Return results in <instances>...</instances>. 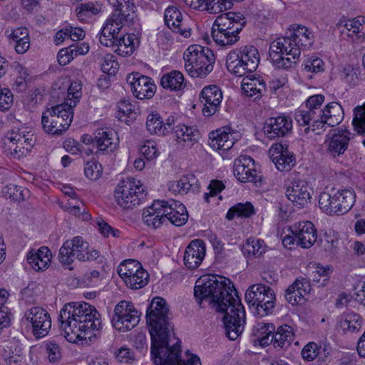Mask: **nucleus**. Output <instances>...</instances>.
Segmentation results:
<instances>
[{"label": "nucleus", "mask_w": 365, "mask_h": 365, "mask_svg": "<svg viewBox=\"0 0 365 365\" xmlns=\"http://www.w3.org/2000/svg\"><path fill=\"white\" fill-rule=\"evenodd\" d=\"M118 273L126 286L133 289L144 287L149 280V274L137 260L128 259L122 262L118 267Z\"/></svg>", "instance_id": "9d476101"}, {"label": "nucleus", "mask_w": 365, "mask_h": 365, "mask_svg": "<svg viewBox=\"0 0 365 365\" xmlns=\"http://www.w3.org/2000/svg\"><path fill=\"white\" fill-rule=\"evenodd\" d=\"M112 21L113 19H108L102 28L100 43L107 47H116L115 52L121 56H130L140 44L141 34L129 31L125 35H119L120 26L116 24L113 28Z\"/></svg>", "instance_id": "39448f33"}, {"label": "nucleus", "mask_w": 365, "mask_h": 365, "mask_svg": "<svg viewBox=\"0 0 365 365\" xmlns=\"http://www.w3.org/2000/svg\"><path fill=\"white\" fill-rule=\"evenodd\" d=\"M275 331V327L273 324L266 322H258L253 329V334L257 337V340L262 346H267L272 344V336Z\"/></svg>", "instance_id": "a19ab883"}, {"label": "nucleus", "mask_w": 365, "mask_h": 365, "mask_svg": "<svg viewBox=\"0 0 365 365\" xmlns=\"http://www.w3.org/2000/svg\"><path fill=\"white\" fill-rule=\"evenodd\" d=\"M230 127H223L210 133V145L215 150H229L235 144Z\"/></svg>", "instance_id": "c756f323"}, {"label": "nucleus", "mask_w": 365, "mask_h": 365, "mask_svg": "<svg viewBox=\"0 0 365 365\" xmlns=\"http://www.w3.org/2000/svg\"><path fill=\"white\" fill-rule=\"evenodd\" d=\"M339 215L346 213L354 205L355 193L352 190L345 189L335 193Z\"/></svg>", "instance_id": "37998d69"}, {"label": "nucleus", "mask_w": 365, "mask_h": 365, "mask_svg": "<svg viewBox=\"0 0 365 365\" xmlns=\"http://www.w3.org/2000/svg\"><path fill=\"white\" fill-rule=\"evenodd\" d=\"M101 71L104 73L115 74L118 69V63L112 54H106L101 64Z\"/></svg>", "instance_id": "bf43d9fd"}, {"label": "nucleus", "mask_w": 365, "mask_h": 365, "mask_svg": "<svg viewBox=\"0 0 365 365\" xmlns=\"http://www.w3.org/2000/svg\"><path fill=\"white\" fill-rule=\"evenodd\" d=\"M101 10V5L99 4H93V2H88L86 4H81L77 6L76 12L79 18L84 16L89 17L92 15L97 14Z\"/></svg>", "instance_id": "4d7b16f0"}, {"label": "nucleus", "mask_w": 365, "mask_h": 365, "mask_svg": "<svg viewBox=\"0 0 365 365\" xmlns=\"http://www.w3.org/2000/svg\"><path fill=\"white\" fill-rule=\"evenodd\" d=\"M198 188V180L193 174L183 175L179 180L172 182L169 186L170 191L180 195L186 194L189 191L195 192Z\"/></svg>", "instance_id": "e433bc0d"}, {"label": "nucleus", "mask_w": 365, "mask_h": 365, "mask_svg": "<svg viewBox=\"0 0 365 365\" xmlns=\"http://www.w3.org/2000/svg\"><path fill=\"white\" fill-rule=\"evenodd\" d=\"M99 317L96 308L86 302L67 303L58 316L61 331L68 341L76 342L86 338L87 332L100 328Z\"/></svg>", "instance_id": "7ed1b4c3"}, {"label": "nucleus", "mask_w": 365, "mask_h": 365, "mask_svg": "<svg viewBox=\"0 0 365 365\" xmlns=\"http://www.w3.org/2000/svg\"><path fill=\"white\" fill-rule=\"evenodd\" d=\"M354 115L352 125L354 130L359 134L365 135V104L355 108ZM363 143L365 145V140Z\"/></svg>", "instance_id": "864d4df0"}, {"label": "nucleus", "mask_w": 365, "mask_h": 365, "mask_svg": "<svg viewBox=\"0 0 365 365\" xmlns=\"http://www.w3.org/2000/svg\"><path fill=\"white\" fill-rule=\"evenodd\" d=\"M321 349L316 343L309 342L302 349L301 354L304 360L311 361L320 354Z\"/></svg>", "instance_id": "680f3d73"}, {"label": "nucleus", "mask_w": 365, "mask_h": 365, "mask_svg": "<svg viewBox=\"0 0 365 365\" xmlns=\"http://www.w3.org/2000/svg\"><path fill=\"white\" fill-rule=\"evenodd\" d=\"M116 133L108 128L97 129L94 133L95 145L98 148L96 155L104 152L112 153L117 147Z\"/></svg>", "instance_id": "4be33fe9"}, {"label": "nucleus", "mask_w": 365, "mask_h": 365, "mask_svg": "<svg viewBox=\"0 0 365 365\" xmlns=\"http://www.w3.org/2000/svg\"><path fill=\"white\" fill-rule=\"evenodd\" d=\"M8 38L9 43L13 45L15 51L19 54L25 53L30 48L29 32L26 27L13 29Z\"/></svg>", "instance_id": "473e14b6"}, {"label": "nucleus", "mask_w": 365, "mask_h": 365, "mask_svg": "<svg viewBox=\"0 0 365 365\" xmlns=\"http://www.w3.org/2000/svg\"><path fill=\"white\" fill-rule=\"evenodd\" d=\"M88 248V243L80 236L74 237L71 240L66 241L59 250V261L63 264L70 265L78 259V255H83Z\"/></svg>", "instance_id": "2eb2a0df"}, {"label": "nucleus", "mask_w": 365, "mask_h": 365, "mask_svg": "<svg viewBox=\"0 0 365 365\" xmlns=\"http://www.w3.org/2000/svg\"><path fill=\"white\" fill-rule=\"evenodd\" d=\"M241 89L245 96L257 99L266 91V84L264 81L259 77L248 76L243 78Z\"/></svg>", "instance_id": "72a5a7b5"}, {"label": "nucleus", "mask_w": 365, "mask_h": 365, "mask_svg": "<svg viewBox=\"0 0 365 365\" xmlns=\"http://www.w3.org/2000/svg\"><path fill=\"white\" fill-rule=\"evenodd\" d=\"M205 245L202 240H192L186 247L184 254L185 266L190 269L198 267L205 257Z\"/></svg>", "instance_id": "5701e85b"}, {"label": "nucleus", "mask_w": 365, "mask_h": 365, "mask_svg": "<svg viewBox=\"0 0 365 365\" xmlns=\"http://www.w3.org/2000/svg\"><path fill=\"white\" fill-rule=\"evenodd\" d=\"M230 1H226L225 0H212L210 2H208L207 7H204V9L211 14H218L230 9Z\"/></svg>", "instance_id": "0e129e2a"}, {"label": "nucleus", "mask_w": 365, "mask_h": 365, "mask_svg": "<svg viewBox=\"0 0 365 365\" xmlns=\"http://www.w3.org/2000/svg\"><path fill=\"white\" fill-rule=\"evenodd\" d=\"M9 197L14 201H21L25 200L24 192H28L27 190L22 189L16 185L11 184L6 187Z\"/></svg>", "instance_id": "774afa93"}, {"label": "nucleus", "mask_w": 365, "mask_h": 365, "mask_svg": "<svg viewBox=\"0 0 365 365\" xmlns=\"http://www.w3.org/2000/svg\"><path fill=\"white\" fill-rule=\"evenodd\" d=\"M164 20L166 26L173 32L179 34L185 38L190 37V29L183 26L182 15L177 7H168L165 11Z\"/></svg>", "instance_id": "cd10ccee"}, {"label": "nucleus", "mask_w": 365, "mask_h": 365, "mask_svg": "<svg viewBox=\"0 0 365 365\" xmlns=\"http://www.w3.org/2000/svg\"><path fill=\"white\" fill-rule=\"evenodd\" d=\"M26 131L16 128L9 132L6 136L4 144L7 146L9 144L20 143L24 144L26 140H32L29 138V133L25 134Z\"/></svg>", "instance_id": "6e6d98bb"}, {"label": "nucleus", "mask_w": 365, "mask_h": 365, "mask_svg": "<svg viewBox=\"0 0 365 365\" xmlns=\"http://www.w3.org/2000/svg\"><path fill=\"white\" fill-rule=\"evenodd\" d=\"M33 140H26L24 144L14 143L9 144L6 147L14 158L20 159L21 157L26 155L33 147Z\"/></svg>", "instance_id": "5fc2aeb1"}, {"label": "nucleus", "mask_w": 365, "mask_h": 365, "mask_svg": "<svg viewBox=\"0 0 365 365\" xmlns=\"http://www.w3.org/2000/svg\"><path fill=\"white\" fill-rule=\"evenodd\" d=\"M265 137L269 140H275L289 135L292 131V120L285 114L268 118L263 127Z\"/></svg>", "instance_id": "f8f14e48"}, {"label": "nucleus", "mask_w": 365, "mask_h": 365, "mask_svg": "<svg viewBox=\"0 0 365 365\" xmlns=\"http://www.w3.org/2000/svg\"><path fill=\"white\" fill-rule=\"evenodd\" d=\"M167 302L154 297L146 311V322L151 337V356L155 365H201L195 355L180 357V341L171 338L173 324Z\"/></svg>", "instance_id": "f03ea898"}, {"label": "nucleus", "mask_w": 365, "mask_h": 365, "mask_svg": "<svg viewBox=\"0 0 365 365\" xmlns=\"http://www.w3.org/2000/svg\"><path fill=\"white\" fill-rule=\"evenodd\" d=\"M364 24L365 17L359 16L349 19H341L336 24V26L344 37L351 38L354 42H361L365 38V34L362 31Z\"/></svg>", "instance_id": "a211bd4d"}, {"label": "nucleus", "mask_w": 365, "mask_h": 365, "mask_svg": "<svg viewBox=\"0 0 365 365\" xmlns=\"http://www.w3.org/2000/svg\"><path fill=\"white\" fill-rule=\"evenodd\" d=\"M266 250V245L262 240L249 238L242 245V251L245 255L254 257L261 256Z\"/></svg>", "instance_id": "09e8293b"}, {"label": "nucleus", "mask_w": 365, "mask_h": 365, "mask_svg": "<svg viewBox=\"0 0 365 365\" xmlns=\"http://www.w3.org/2000/svg\"><path fill=\"white\" fill-rule=\"evenodd\" d=\"M339 325L344 331H358L361 328L362 318L354 312L344 313L341 316Z\"/></svg>", "instance_id": "c03bdc74"}, {"label": "nucleus", "mask_w": 365, "mask_h": 365, "mask_svg": "<svg viewBox=\"0 0 365 365\" xmlns=\"http://www.w3.org/2000/svg\"><path fill=\"white\" fill-rule=\"evenodd\" d=\"M289 230L297 237V245L302 248H310L317 242V229L309 221L295 223L289 227Z\"/></svg>", "instance_id": "dca6fc26"}, {"label": "nucleus", "mask_w": 365, "mask_h": 365, "mask_svg": "<svg viewBox=\"0 0 365 365\" xmlns=\"http://www.w3.org/2000/svg\"><path fill=\"white\" fill-rule=\"evenodd\" d=\"M304 70L306 72L319 73L324 71V62L317 56H312L304 62Z\"/></svg>", "instance_id": "052dcab7"}, {"label": "nucleus", "mask_w": 365, "mask_h": 365, "mask_svg": "<svg viewBox=\"0 0 365 365\" xmlns=\"http://www.w3.org/2000/svg\"><path fill=\"white\" fill-rule=\"evenodd\" d=\"M82 85L80 82H72L67 93V98L65 100L64 105H66L70 110L75 107L82 95Z\"/></svg>", "instance_id": "603ef678"}, {"label": "nucleus", "mask_w": 365, "mask_h": 365, "mask_svg": "<svg viewBox=\"0 0 365 365\" xmlns=\"http://www.w3.org/2000/svg\"><path fill=\"white\" fill-rule=\"evenodd\" d=\"M146 127L150 134L166 135L164 121L158 113H150L147 117Z\"/></svg>", "instance_id": "49530a36"}, {"label": "nucleus", "mask_w": 365, "mask_h": 365, "mask_svg": "<svg viewBox=\"0 0 365 365\" xmlns=\"http://www.w3.org/2000/svg\"><path fill=\"white\" fill-rule=\"evenodd\" d=\"M269 291H273V289L265 284H253L249 287L245 293V301L250 307L259 306V303H262Z\"/></svg>", "instance_id": "58836bf2"}, {"label": "nucleus", "mask_w": 365, "mask_h": 365, "mask_svg": "<svg viewBox=\"0 0 365 365\" xmlns=\"http://www.w3.org/2000/svg\"><path fill=\"white\" fill-rule=\"evenodd\" d=\"M73 118L72 109L66 105L59 104L43 113L41 124L44 131L53 135H59L70 126Z\"/></svg>", "instance_id": "0eeeda50"}, {"label": "nucleus", "mask_w": 365, "mask_h": 365, "mask_svg": "<svg viewBox=\"0 0 365 365\" xmlns=\"http://www.w3.org/2000/svg\"><path fill=\"white\" fill-rule=\"evenodd\" d=\"M265 296L262 303L259 306H255V314L259 317H263L271 314L275 307V293L274 291H269Z\"/></svg>", "instance_id": "3c124183"}, {"label": "nucleus", "mask_w": 365, "mask_h": 365, "mask_svg": "<svg viewBox=\"0 0 365 365\" xmlns=\"http://www.w3.org/2000/svg\"><path fill=\"white\" fill-rule=\"evenodd\" d=\"M310 188L304 180H294L287 189L286 195L293 205L299 209L305 207L310 202Z\"/></svg>", "instance_id": "6ab92c4d"}, {"label": "nucleus", "mask_w": 365, "mask_h": 365, "mask_svg": "<svg viewBox=\"0 0 365 365\" xmlns=\"http://www.w3.org/2000/svg\"><path fill=\"white\" fill-rule=\"evenodd\" d=\"M311 290L308 280L304 278L297 279L285 292L286 300L292 305L302 304L305 302L304 295Z\"/></svg>", "instance_id": "bb28decb"}, {"label": "nucleus", "mask_w": 365, "mask_h": 365, "mask_svg": "<svg viewBox=\"0 0 365 365\" xmlns=\"http://www.w3.org/2000/svg\"><path fill=\"white\" fill-rule=\"evenodd\" d=\"M118 113L116 117L121 121L129 124L135 118L136 113L134 112V106L128 100H121L118 103Z\"/></svg>", "instance_id": "8fccbe9b"}, {"label": "nucleus", "mask_w": 365, "mask_h": 365, "mask_svg": "<svg viewBox=\"0 0 365 365\" xmlns=\"http://www.w3.org/2000/svg\"><path fill=\"white\" fill-rule=\"evenodd\" d=\"M145 192L140 182L134 178H127L118 183L115 191V200L120 207L129 209L139 205L145 199Z\"/></svg>", "instance_id": "6e6552de"}, {"label": "nucleus", "mask_w": 365, "mask_h": 365, "mask_svg": "<svg viewBox=\"0 0 365 365\" xmlns=\"http://www.w3.org/2000/svg\"><path fill=\"white\" fill-rule=\"evenodd\" d=\"M272 158L277 168L280 171H289L295 164L293 153H291L287 148L282 144L276 145Z\"/></svg>", "instance_id": "2f4dec72"}, {"label": "nucleus", "mask_w": 365, "mask_h": 365, "mask_svg": "<svg viewBox=\"0 0 365 365\" xmlns=\"http://www.w3.org/2000/svg\"><path fill=\"white\" fill-rule=\"evenodd\" d=\"M314 43V36L307 27L292 26L289 36L274 39L269 46L270 58L278 68L287 69L296 63L302 48H308Z\"/></svg>", "instance_id": "20e7f679"}, {"label": "nucleus", "mask_w": 365, "mask_h": 365, "mask_svg": "<svg viewBox=\"0 0 365 365\" xmlns=\"http://www.w3.org/2000/svg\"><path fill=\"white\" fill-rule=\"evenodd\" d=\"M165 200H155L152 205L144 210L143 213V222L150 227L155 230L163 223L167 222L166 210L164 207Z\"/></svg>", "instance_id": "aec40b11"}, {"label": "nucleus", "mask_w": 365, "mask_h": 365, "mask_svg": "<svg viewBox=\"0 0 365 365\" xmlns=\"http://www.w3.org/2000/svg\"><path fill=\"white\" fill-rule=\"evenodd\" d=\"M26 328L31 330L37 338L48 335L51 327V319L48 312L41 307L34 306L27 309L21 320Z\"/></svg>", "instance_id": "1a4fd4ad"}, {"label": "nucleus", "mask_w": 365, "mask_h": 365, "mask_svg": "<svg viewBox=\"0 0 365 365\" xmlns=\"http://www.w3.org/2000/svg\"><path fill=\"white\" fill-rule=\"evenodd\" d=\"M212 36L213 40L220 46H231L237 41V38H235V39L231 38V39L227 40L222 31L213 26L212 28Z\"/></svg>", "instance_id": "e2e57ef3"}, {"label": "nucleus", "mask_w": 365, "mask_h": 365, "mask_svg": "<svg viewBox=\"0 0 365 365\" xmlns=\"http://www.w3.org/2000/svg\"><path fill=\"white\" fill-rule=\"evenodd\" d=\"M222 93L215 85L205 86L200 94V100L203 105L202 113L205 116L214 115L220 106Z\"/></svg>", "instance_id": "f3484780"}, {"label": "nucleus", "mask_w": 365, "mask_h": 365, "mask_svg": "<svg viewBox=\"0 0 365 365\" xmlns=\"http://www.w3.org/2000/svg\"><path fill=\"white\" fill-rule=\"evenodd\" d=\"M140 153L148 160L155 158L158 155L156 145L153 141H147L140 148Z\"/></svg>", "instance_id": "69168bd1"}, {"label": "nucleus", "mask_w": 365, "mask_h": 365, "mask_svg": "<svg viewBox=\"0 0 365 365\" xmlns=\"http://www.w3.org/2000/svg\"><path fill=\"white\" fill-rule=\"evenodd\" d=\"M246 63L243 62L239 56L237 55L236 51L230 52L226 59V66L227 69L233 74L237 76H243L247 73H252L254 71H251L250 66Z\"/></svg>", "instance_id": "ea45409f"}, {"label": "nucleus", "mask_w": 365, "mask_h": 365, "mask_svg": "<svg viewBox=\"0 0 365 365\" xmlns=\"http://www.w3.org/2000/svg\"><path fill=\"white\" fill-rule=\"evenodd\" d=\"M127 82L130 85L134 96L138 99H149L155 94L156 86L150 77L133 73L128 76Z\"/></svg>", "instance_id": "4468645a"}, {"label": "nucleus", "mask_w": 365, "mask_h": 365, "mask_svg": "<svg viewBox=\"0 0 365 365\" xmlns=\"http://www.w3.org/2000/svg\"><path fill=\"white\" fill-rule=\"evenodd\" d=\"M344 117V110L341 106L336 102H331L328 103L324 109L322 110V114L321 115V120H318L314 125V127L317 125L318 128L321 126V128L327 127H334L341 123Z\"/></svg>", "instance_id": "a878e982"}, {"label": "nucleus", "mask_w": 365, "mask_h": 365, "mask_svg": "<svg viewBox=\"0 0 365 365\" xmlns=\"http://www.w3.org/2000/svg\"><path fill=\"white\" fill-rule=\"evenodd\" d=\"M135 4L130 6L128 9L123 11L114 12L109 19H113L111 22L113 28L115 25L118 24L122 28L123 25H128L130 27V32L141 34V25L138 18V15L135 11Z\"/></svg>", "instance_id": "412c9836"}, {"label": "nucleus", "mask_w": 365, "mask_h": 365, "mask_svg": "<svg viewBox=\"0 0 365 365\" xmlns=\"http://www.w3.org/2000/svg\"><path fill=\"white\" fill-rule=\"evenodd\" d=\"M14 96L12 92L6 88H4L0 93V110H8L13 104Z\"/></svg>", "instance_id": "338daca9"}, {"label": "nucleus", "mask_w": 365, "mask_h": 365, "mask_svg": "<svg viewBox=\"0 0 365 365\" xmlns=\"http://www.w3.org/2000/svg\"><path fill=\"white\" fill-rule=\"evenodd\" d=\"M237 55L243 58V62L250 66L251 71H255L259 63V54L256 47L254 46H245L235 50Z\"/></svg>", "instance_id": "79ce46f5"}, {"label": "nucleus", "mask_w": 365, "mask_h": 365, "mask_svg": "<svg viewBox=\"0 0 365 365\" xmlns=\"http://www.w3.org/2000/svg\"><path fill=\"white\" fill-rule=\"evenodd\" d=\"M194 295L200 305L203 300L212 304L216 312L223 313L225 334L235 340L243 331L245 312L230 280L220 275H204L195 283Z\"/></svg>", "instance_id": "f257e3e1"}, {"label": "nucleus", "mask_w": 365, "mask_h": 365, "mask_svg": "<svg viewBox=\"0 0 365 365\" xmlns=\"http://www.w3.org/2000/svg\"><path fill=\"white\" fill-rule=\"evenodd\" d=\"M319 205L326 214L339 215L335 194L331 195L329 192H322L319 197Z\"/></svg>", "instance_id": "de8ad7c7"}, {"label": "nucleus", "mask_w": 365, "mask_h": 365, "mask_svg": "<svg viewBox=\"0 0 365 365\" xmlns=\"http://www.w3.org/2000/svg\"><path fill=\"white\" fill-rule=\"evenodd\" d=\"M294 338L293 329L287 324H284L277 328V331L273 333L272 344L277 348L287 349L289 347Z\"/></svg>", "instance_id": "4c0bfd02"}, {"label": "nucleus", "mask_w": 365, "mask_h": 365, "mask_svg": "<svg viewBox=\"0 0 365 365\" xmlns=\"http://www.w3.org/2000/svg\"><path fill=\"white\" fill-rule=\"evenodd\" d=\"M233 173L242 182H251L257 185L262 182V175L257 170L254 160L247 155H241L233 165Z\"/></svg>", "instance_id": "ddd939ff"}, {"label": "nucleus", "mask_w": 365, "mask_h": 365, "mask_svg": "<svg viewBox=\"0 0 365 365\" xmlns=\"http://www.w3.org/2000/svg\"><path fill=\"white\" fill-rule=\"evenodd\" d=\"M322 114V109H309L299 110L295 112L294 117L296 121L301 126H307L304 131L307 133L309 130H312L317 135H320L322 131L324 130V128H321V126L318 128L317 125L314 127V125L317 124L316 122L321 120V115Z\"/></svg>", "instance_id": "b1692460"}, {"label": "nucleus", "mask_w": 365, "mask_h": 365, "mask_svg": "<svg viewBox=\"0 0 365 365\" xmlns=\"http://www.w3.org/2000/svg\"><path fill=\"white\" fill-rule=\"evenodd\" d=\"M102 172V165L96 160L88 161L84 168L85 175L92 180L98 179Z\"/></svg>", "instance_id": "13d9d810"}, {"label": "nucleus", "mask_w": 365, "mask_h": 365, "mask_svg": "<svg viewBox=\"0 0 365 365\" xmlns=\"http://www.w3.org/2000/svg\"><path fill=\"white\" fill-rule=\"evenodd\" d=\"M51 259V253L48 247H42L38 250H31L28 254L27 261L36 271L47 268Z\"/></svg>", "instance_id": "f704fd0d"}, {"label": "nucleus", "mask_w": 365, "mask_h": 365, "mask_svg": "<svg viewBox=\"0 0 365 365\" xmlns=\"http://www.w3.org/2000/svg\"><path fill=\"white\" fill-rule=\"evenodd\" d=\"M175 140L180 146L190 148L200 138L199 130L192 126L179 124L173 129Z\"/></svg>", "instance_id": "c85d7f7f"}, {"label": "nucleus", "mask_w": 365, "mask_h": 365, "mask_svg": "<svg viewBox=\"0 0 365 365\" xmlns=\"http://www.w3.org/2000/svg\"><path fill=\"white\" fill-rule=\"evenodd\" d=\"M255 212V207L251 202L238 203L228 210L226 218L228 220H232L235 217L247 218Z\"/></svg>", "instance_id": "a18cd8bd"}, {"label": "nucleus", "mask_w": 365, "mask_h": 365, "mask_svg": "<svg viewBox=\"0 0 365 365\" xmlns=\"http://www.w3.org/2000/svg\"><path fill=\"white\" fill-rule=\"evenodd\" d=\"M161 86L170 91H180L186 86L184 76L179 71L173 70L161 76Z\"/></svg>", "instance_id": "c9c22d12"}, {"label": "nucleus", "mask_w": 365, "mask_h": 365, "mask_svg": "<svg viewBox=\"0 0 365 365\" xmlns=\"http://www.w3.org/2000/svg\"><path fill=\"white\" fill-rule=\"evenodd\" d=\"M185 68L192 78H205L213 70L215 57L208 47L191 45L184 53Z\"/></svg>", "instance_id": "423d86ee"}, {"label": "nucleus", "mask_w": 365, "mask_h": 365, "mask_svg": "<svg viewBox=\"0 0 365 365\" xmlns=\"http://www.w3.org/2000/svg\"><path fill=\"white\" fill-rule=\"evenodd\" d=\"M164 207L167 210L165 212L167 222L177 227H180L187 222L188 212L185 206L180 201L175 200L165 201Z\"/></svg>", "instance_id": "393cba45"}, {"label": "nucleus", "mask_w": 365, "mask_h": 365, "mask_svg": "<svg viewBox=\"0 0 365 365\" xmlns=\"http://www.w3.org/2000/svg\"><path fill=\"white\" fill-rule=\"evenodd\" d=\"M140 321V314L132 302L121 301L114 308L112 317L113 327L120 331L133 329Z\"/></svg>", "instance_id": "9b49d317"}, {"label": "nucleus", "mask_w": 365, "mask_h": 365, "mask_svg": "<svg viewBox=\"0 0 365 365\" xmlns=\"http://www.w3.org/2000/svg\"><path fill=\"white\" fill-rule=\"evenodd\" d=\"M350 141L349 133L338 131L326 140L327 152L331 157H339L346 150Z\"/></svg>", "instance_id": "7c9ffc66"}]
</instances>
